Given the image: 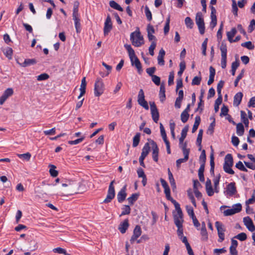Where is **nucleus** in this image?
I'll return each mask as SVG.
<instances>
[{"mask_svg":"<svg viewBox=\"0 0 255 255\" xmlns=\"http://www.w3.org/2000/svg\"><path fill=\"white\" fill-rule=\"evenodd\" d=\"M233 166L223 165L224 171L228 174H234L235 173L234 171L232 169V167Z\"/></svg>","mask_w":255,"mask_h":255,"instance_id":"obj_43","label":"nucleus"},{"mask_svg":"<svg viewBox=\"0 0 255 255\" xmlns=\"http://www.w3.org/2000/svg\"><path fill=\"white\" fill-rule=\"evenodd\" d=\"M255 28V20L252 19L248 27V31L249 32H252Z\"/></svg>","mask_w":255,"mask_h":255,"instance_id":"obj_63","label":"nucleus"},{"mask_svg":"<svg viewBox=\"0 0 255 255\" xmlns=\"http://www.w3.org/2000/svg\"><path fill=\"white\" fill-rule=\"evenodd\" d=\"M174 222L176 227L182 226L183 222V214H173Z\"/></svg>","mask_w":255,"mask_h":255,"instance_id":"obj_18","label":"nucleus"},{"mask_svg":"<svg viewBox=\"0 0 255 255\" xmlns=\"http://www.w3.org/2000/svg\"><path fill=\"white\" fill-rule=\"evenodd\" d=\"M124 46L128 51L132 66H134L137 69L138 73L140 74L142 72L141 64L139 59L135 55L134 50L130 45L126 44H125Z\"/></svg>","mask_w":255,"mask_h":255,"instance_id":"obj_2","label":"nucleus"},{"mask_svg":"<svg viewBox=\"0 0 255 255\" xmlns=\"http://www.w3.org/2000/svg\"><path fill=\"white\" fill-rule=\"evenodd\" d=\"M243 96L242 93L239 92L237 93L234 97V105L238 106L241 102Z\"/></svg>","mask_w":255,"mask_h":255,"instance_id":"obj_26","label":"nucleus"},{"mask_svg":"<svg viewBox=\"0 0 255 255\" xmlns=\"http://www.w3.org/2000/svg\"><path fill=\"white\" fill-rule=\"evenodd\" d=\"M233 158L231 154H227L225 157L224 165L233 166Z\"/></svg>","mask_w":255,"mask_h":255,"instance_id":"obj_28","label":"nucleus"},{"mask_svg":"<svg viewBox=\"0 0 255 255\" xmlns=\"http://www.w3.org/2000/svg\"><path fill=\"white\" fill-rule=\"evenodd\" d=\"M130 40L132 45L135 47H139L144 44L143 37L138 27L135 31L131 33Z\"/></svg>","mask_w":255,"mask_h":255,"instance_id":"obj_3","label":"nucleus"},{"mask_svg":"<svg viewBox=\"0 0 255 255\" xmlns=\"http://www.w3.org/2000/svg\"><path fill=\"white\" fill-rule=\"evenodd\" d=\"M138 104L144 108L145 110H147L149 109L148 105L147 102L145 100V99L139 101L137 102Z\"/></svg>","mask_w":255,"mask_h":255,"instance_id":"obj_58","label":"nucleus"},{"mask_svg":"<svg viewBox=\"0 0 255 255\" xmlns=\"http://www.w3.org/2000/svg\"><path fill=\"white\" fill-rule=\"evenodd\" d=\"M236 128H237V134L239 136H242L245 131V128L243 125L242 123H238L236 125Z\"/></svg>","mask_w":255,"mask_h":255,"instance_id":"obj_31","label":"nucleus"},{"mask_svg":"<svg viewBox=\"0 0 255 255\" xmlns=\"http://www.w3.org/2000/svg\"><path fill=\"white\" fill-rule=\"evenodd\" d=\"M49 75L46 73H43L37 77V80L38 81H43L47 80L49 78Z\"/></svg>","mask_w":255,"mask_h":255,"instance_id":"obj_55","label":"nucleus"},{"mask_svg":"<svg viewBox=\"0 0 255 255\" xmlns=\"http://www.w3.org/2000/svg\"><path fill=\"white\" fill-rule=\"evenodd\" d=\"M86 85V77H83L81 81V84L80 88V94L78 97V99L82 98V97L85 94Z\"/></svg>","mask_w":255,"mask_h":255,"instance_id":"obj_19","label":"nucleus"},{"mask_svg":"<svg viewBox=\"0 0 255 255\" xmlns=\"http://www.w3.org/2000/svg\"><path fill=\"white\" fill-rule=\"evenodd\" d=\"M242 205L241 204H237L233 206L232 209H227L224 211V214L226 216H231L236 213L240 212L242 210Z\"/></svg>","mask_w":255,"mask_h":255,"instance_id":"obj_10","label":"nucleus"},{"mask_svg":"<svg viewBox=\"0 0 255 255\" xmlns=\"http://www.w3.org/2000/svg\"><path fill=\"white\" fill-rule=\"evenodd\" d=\"M203 129H200L199 131L198 135L197 138V144L198 145V146H200L199 150H201V142H202V135H203Z\"/></svg>","mask_w":255,"mask_h":255,"instance_id":"obj_39","label":"nucleus"},{"mask_svg":"<svg viewBox=\"0 0 255 255\" xmlns=\"http://www.w3.org/2000/svg\"><path fill=\"white\" fill-rule=\"evenodd\" d=\"M151 114L153 121L157 123L159 117V112L156 108L155 104L153 102H150Z\"/></svg>","mask_w":255,"mask_h":255,"instance_id":"obj_9","label":"nucleus"},{"mask_svg":"<svg viewBox=\"0 0 255 255\" xmlns=\"http://www.w3.org/2000/svg\"><path fill=\"white\" fill-rule=\"evenodd\" d=\"M150 144L152 147V155L154 161L157 162L158 160V152L159 148L157 146L156 143L153 140L150 139Z\"/></svg>","mask_w":255,"mask_h":255,"instance_id":"obj_11","label":"nucleus"},{"mask_svg":"<svg viewBox=\"0 0 255 255\" xmlns=\"http://www.w3.org/2000/svg\"><path fill=\"white\" fill-rule=\"evenodd\" d=\"M240 63L239 61L236 60L235 62H233L232 64V69H231V72L232 75L234 76L235 75V72L236 69L238 68V67L239 66Z\"/></svg>","mask_w":255,"mask_h":255,"instance_id":"obj_42","label":"nucleus"},{"mask_svg":"<svg viewBox=\"0 0 255 255\" xmlns=\"http://www.w3.org/2000/svg\"><path fill=\"white\" fill-rule=\"evenodd\" d=\"M201 81V78L195 76L192 80V85H199L200 84Z\"/></svg>","mask_w":255,"mask_h":255,"instance_id":"obj_61","label":"nucleus"},{"mask_svg":"<svg viewBox=\"0 0 255 255\" xmlns=\"http://www.w3.org/2000/svg\"><path fill=\"white\" fill-rule=\"evenodd\" d=\"M220 49L221 52V67L224 69L226 67L227 63V48L226 44L224 42H222Z\"/></svg>","mask_w":255,"mask_h":255,"instance_id":"obj_7","label":"nucleus"},{"mask_svg":"<svg viewBox=\"0 0 255 255\" xmlns=\"http://www.w3.org/2000/svg\"><path fill=\"white\" fill-rule=\"evenodd\" d=\"M232 12L235 16L238 15V8L235 0H232Z\"/></svg>","mask_w":255,"mask_h":255,"instance_id":"obj_48","label":"nucleus"},{"mask_svg":"<svg viewBox=\"0 0 255 255\" xmlns=\"http://www.w3.org/2000/svg\"><path fill=\"white\" fill-rule=\"evenodd\" d=\"M209 71H210L209 79L207 82V84L208 85H210L214 82V77H215V69L212 66L210 67Z\"/></svg>","mask_w":255,"mask_h":255,"instance_id":"obj_25","label":"nucleus"},{"mask_svg":"<svg viewBox=\"0 0 255 255\" xmlns=\"http://www.w3.org/2000/svg\"><path fill=\"white\" fill-rule=\"evenodd\" d=\"M241 117L243 123L245 125L246 127H248L249 122L248 119L246 118V114L244 111H241Z\"/></svg>","mask_w":255,"mask_h":255,"instance_id":"obj_40","label":"nucleus"},{"mask_svg":"<svg viewBox=\"0 0 255 255\" xmlns=\"http://www.w3.org/2000/svg\"><path fill=\"white\" fill-rule=\"evenodd\" d=\"M235 166L236 168H237L238 169L241 171L245 172L248 171V169L244 166L242 162L241 161H239L238 163H237Z\"/></svg>","mask_w":255,"mask_h":255,"instance_id":"obj_49","label":"nucleus"},{"mask_svg":"<svg viewBox=\"0 0 255 255\" xmlns=\"http://www.w3.org/2000/svg\"><path fill=\"white\" fill-rule=\"evenodd\" d=\"M255 202V190L253 192L252 198H250L249 200L246 201V204L249 205L250 204L254 203Z\"/></svg>","mask_w":255,"mask_h":255,"instance_id":"obj_64","label":"nucleus"},{"mask_svg":"<svg viewBox=\"0 0 255 255\" xmlns=\"http://www.w3.org/2000/svg\"><path fill=\"white\" fill-rule=\"evenodd\" d=\"M156 46V41H153L151 42L150 46L149 47V53L150 55H154V50Z\"/></svg>","mask_w":255,"mask_h":255,"instance_id":"obj_46","label":"nucleus"},{"mask_svg":"<svg viewBox=\"0 0 255 255\" xmlns=\"http://www.w3.org/2000/svg\"><path fill=\"white\" fill-rule=\"evenodd\" d=\"M206 190L208 196H211L213 195L214 191L211 185V181L209 179H207L206 182Z\"/></svg>","mask_w":255,"mask_h":255,"instance_id":"obj_21","label":"nucleus"},{"mask_svg":"<svg viewBox=\"0 0 255 255\" xmlns=\"http://www.w3.org/2000/svg\"><path fill=\"white\" fill-rule=\"evenodd\" d=\"M150 148L149 143L148 142H146L142 149L140 156L145 158L149 152Z\"/></svg>","mask_w":255,"mask_h":255,"instance_id":"obj_27","label":"nucleus"},{"mask_svg":"<svg viewBox=\"0 0 255 255\" xmlns=\"http://www.w3.org/2000/svg\"><path fill=\"white\" fill-rule=\"evenodd\" d=\"M104 92V84L101 79H98L94 85V95L99 97Z\"/></svg>","mask_w":255,"mask_h":255,"instance_id":"obj_8","label":"nucleus"},{"mask_svg":"<svg viewBox=\"0 0 255 255\" xmlns=\"http://www.w3.org/2000/svg\"><path fill=\"white\" fill-rule=\"evenodd\" d=\"M189 115L188 113L182 112L181 114V120L183 123H185L188 120Z\"/></svg>","mask_w":255,"mask_h":255,"instance_id":"obj_50","label":"nucleus"},{"mask_svg":"<svg viewBox=\"0 0 255 255\" xmlns=\"http://www.w3.org/2000/svg\"><path fill=\"white\" fill-rule=\"evenodd\" d=\"M112 29V23L111 18L109 15L107 17L106 21L104 23V35H107L110 32Z\"/></svg>","mask_w":255,"mask_h":255,"instance_id":"obj_12","label":"nucleus"},{"mask_svg":"<svg viewBox=\"0 0 255 255\" xmlns=\"http://www.w3.org/2000/svg\"><path fill=\"white\" fill-rule=\"evenodd\" d=\"M237 192L236 183L235 182H231L227 186L226 194L227 195L229 196H233L237 193Z\"/></svg>","mask_w":255,"mask_h":255,"instance_id":"obj_15","label":"nucleus"},{"mask_svg":"<svg viewBox=\"0 0 255 255\" xmlns=\"http://www.w3.org/2000/svg\"><path fill=\"white\" fill-rule=\"evenodd\" d=\"M122 210V212L120 215V217L125 215H128L130 213V208L129 205H124Z\"/></svg>","mask_w":255,"mask_h":255,"instance_id":"obj_41","label":"nucleus"},{"mask_svg":"<svg viewBox=\"0 0 255 255\" xmlns=\"http://www.w3.org/2000/svg\"><path fill=\"white\" fill-rule=\"evenodd\" d=\"M57 190L61 195H69L81 192L80 183L77 181L66 180L57 187Z\"/></svg>","mask_w":255,"mask_h":255,"instance_id":"obj_1","label":"nucleus"},{"mask_svg":"<svg viewBox=\"0 0 255 255\" xmlns=\"http://www.w3.org/2000/svg\"><path fill=\"white\" fill-rule=\"evenodd\" d=\"M200 161L201 162V163H205L206 160V153H205V150H203L202 151V152L201 153V155L199 157Z\"/></svg>","mask_w":255,"mask_h":255,"instance_id":"obj_59","label":"nucleus"},{"mask_svg":"<svg viewBox=\"0 0 255 255\" xmlns=\"http://www.w3.org/2000/svg\"><path fill=\"white\" fill-rule=\"evenodd\" d=\"M50 168L49 169V173L51 176L53 177H55L58 175V171L55 170L56 166L54 165L50 164L49 165Z\"/></svg>","mask_w":255,"mask_h":255,"instance_id":"obj_38","label":"nucleus"},{"mask_svg":"<svg viewBox=\"0 0 255 255\" xmlns=\"http://www.w3.org/2000/svg\"><path fill=\"white\" fill-rule=\"evenodd\" d=\"M165 88L164 85L161 84L160 87L159 98L161 102H163L165 99Z\"/></svg>","mask_w":255,"mask_h":255,"instance_id":"obj_32","label":"nucleus"},{"mask_svg":"<svg viewBox=\"0 0 255 255\" xmlns=\"http://www.w3.org/2000/svg\"><path fill=\"white\" fill-rule=\"evenodd\" d=\"M139 196V194L134 193L132 194L131 196L128 198V201L130 205L133 204V203L137 200Z\"/></svg>","mask_w":255,"mask_h":255,"instance_id":"obj_33","label":"nucleus"},{"mask_svg":"<svg viewBox=\"0 0 255 255\" xmlns=\"http://www.w3.org/2000/svg\"><path fill=\"white\" fill-rule=\"evenodd\" d=\"M201 235L202 237V239L204 241H207L208 239V233L206 229H201Z\"/></svg>","mask_w":255,"mask_h":255,"instance_id":"obj_60","label":"nucleus"},{"mask_svg":"<svg viewBox=\"0 0 255 255\" xmlns=\"http://www.w3.org/2000/svg\"><path fill=\"white\" fill-rule=\"evenodd\" d=\"M214 254L216 255H220L221 254H223L226 252V250L225 248L222 249H215L214 250Z\"/></svg>","mask_w":255,"mask_h":255,"instance_id":"obj_62","label":"nucleus"},{"mask_svg":"<svg viewBox=\"0 0 255 255\" xmlns=\"http://www.w3.org/2000/svg\"><path fill=\"white\" fill-rule=\"evenodd\" d=\"M73 19L74 21L75 26L76 29V32L77 33H79L81 31V24L80 22V19L79 18V15H72Z\"/></svg>","mask_w":255,"mask_h":255,"instance_id":"obj_23","label":"nucleus"},{"mask_svg":"<svg viewBox=\"0 0 255 255\" xmlns=\"http://www.w3.org/2000/svg\"><path fill=\"white\" fill-rule=\"evenodd\" d=\"M114 183L115 180H113L109 185L107 197L104 200V202L105 203L111 202L115 196V190L114 186Z\"/></svg>","mask_w":255,"mask_h":255,"instance_id":"obj_5","label":"nucleus"},{"mask_svg":"<svg viewBox=\"0 0 255 255\" xmlns=\"http://www.w3.org/2000/svg\"><path fill=\"white\" fill-rule=\"evenodd\" d=\"M160 130L161 135L163 139H166L167 138L166 133L165 130L164 129V127L161 123L160 124Z\"/></svg>","mask_w":255,"mask_h":255,"instance_id":"obj_56","label":"nucleus"},{"mask_svg":"<svg viewBox=\"0 0 255 255\" xmlns=\"http://www.w3.org/2000/svg\"><path fill=\"white\" fill-rule=\"evenodd\" d=\"M201 121L200 117L196 116L195 119V122L192 128V132L193 133L196 131Z\"/></svg>","mask_w":255,"mask_h":255,"instance_id":"obj_37","label":"nucleus"},{"mask_svg":"<svg viewBox=\"0 0 255 255\" xmlns=\"http://www.w3.org/2000/svg\"><path fill=\"white\" fill-rule=\"evenodd\" d=\"M110 6L116 10H118L120 11H123V8L115 1L111 0L109 2Z\"/></svg>","mask_w":255,"mask_h":255,"instance_id":"obj_34","label":"nucleus"},{"mask_svg":"<svg viewBox=\"0 0 255 255\" xmlns=\"http://www.w3.org/2000/svg\"><path fill=\"white\" fill-rule=\"evenodd\" d=\"M37 63L36 60L35 59H26L24 62L22 63L18 64L22 67H25L30 65H32Z\"/></svg>","mask_w":255,"mask_h":255,"instance_id":"obj_24","label":"nucleus"},{"mask_svg":"<svg viewBox=\"0 0 255 255\" xmlns=\"http://www.w3.org/2000/svg\"><path fill=\"white\" fill-rule=\"evenodd\" d=\"M141 230L140 226L137 225L134 228L133 235L130 239L131 244H133L134 241L141 235Z\"/></svg>","mask_w":255,"mask_h":255,"instance_id":"obj_16","label":"nucleus"},{"mask_svg":"<svg viewBox=\"0 0 255 255\" xmlns=\"http://www.w3.org/2000/svg\"><path fill=\"white\" fill-rule=\"evenodd\" d=\"M244 74V70H242L241 73L237 77L235 82L234 85L235 87H237L238 85L239 81L242 78Z\"/></svg>","mask_w":255,"mask_h":255,"instance_id":"obj_57","label":"nucleus"},{"mask_svg":"<svg viewBox=\"0 0 255 255\" xmlns=\"http://www.w3.org/2000/svg\"><path fill=\"white\" fill-rule=\"evenodd\" d=\"M127 185H125L117 194V199L119 203L123 202L126 198L127 197Z\"/></svg>","mask_w":255,"mask_h":255,"instance_id":"obj_17","label":"nucleus"},{"mask_svg":"<svg viewBox=\"0 0 255 255\" xmlns=\"http://www.w3.org/2000/svg\"><path fill=\"white\" fill-rule=\"evenodd\" d=\"M128 220L127 219L119 225L118 229L120 230L121 233L124 234L126 233V231L128 228Z\"/></svg>","mask_w":255,"mask_h":255,"instance_id":"obj_20","label":"nucleus"},{"mask_svg":"<svg viewBox=\"0 0 255 255\" xmlns=\"http://www.w3.org/2000/svg\"><path fill=\"white\" fill-rule=\"evenodd\" d=\"M243 222L247 228L251 232L255 231V226L253 224V221L249 217H246L243 218Z\"/></svg>","mask_w":255,"mask_h":255,"instance_id":"obj_14","label":"nucleus"},{"mask_svg":"<svg viewBox=\"0 0 255 255\" xmlns=\"http://www.w3.org/2000/svg\"><path fill=\"white\" fill-rule=\"evenodd\" d=\"M165 54L164 50L162 48L159 50L157 57L158 64L163 66L164 65V56Z\"/></svg>","mask_w":255,"mask_h":255,"instance_id":"obj_22","label":"nucleus"},{"mask_svg":"<svg viewBox=\"0 0 255 255\" xmlns=\"http://www.w3.org/2000/svg\"><path fill=\"white\" fill-rule=\"evenodd\" d=\"M235 238L239 240L240 241H244L247 239V236L246 233H241L235 236Z\"/></svg>","mask_w":255,"mask_h":255,"instance_id":"obj_53","label":"nucleus"},{"mask_svg":"<svg viewBox=\"0 0 255 255\" xmlns=\"http://www.w3.org/2000/svg\"><path fill=\"white\" fill-rule=\"evenodd\" d=\"M215 126V119L213 118V122L211 123L207 130V133L212 134L214 132V129Z\"/></svg>","mask_w":255,"mask_h":255,"instance_id":"obj_44","label":"nucleus"},{"mask_svg":"<svg viewBox=\"0 0 255 255\" xmlns=\"http://www.w3.org/2000/svg\"><path fill=\"white\" fill-rule=\"evenodd\" d=\"M17 156L20 158H23L27 161H28L31 157V154L29 152L23 154H17Z\"/></svg>","mask_w":255,"mask_h":255,"instance_id":"obj_52","label":"nucleus"},{"mask_svg":"<svg viewBox=\"0 0 255 255\" xmlns=\"http://www.w3.org/2000/svg\"><path fill=\"white\" fill-rule=\"evenodd\" d=\"M241 46L247 48L249 50H252L254 48L255 46L250 41H247L241 44Z\"/></svg>","mask_w":255,"mask_h":255,"instance_id":"obj_45","label":"nucleus"},{"mask_svg":"<svg viewBox=\"0 0 255 255\" xmlns=\"http://www.w3.org/2000/svg\"><path fill=\"white\" fill-rule=\"evenodd\" d=\"M188 131V127L187 126H185L182 130L181 136L179 138V144H181L183 142L184 139L185 138L187 133Z\"/></svg>","mask_w":255,"mask_h":255,"instance_id":"obj_30","label":"nucleus"},{"mask_svg":"<svg viewBox=\"0 0 255 255\" xmlns=\"http://www.w3.org/2000/svg\"><path fill=\"white\" fill-rule=\"evenodd\" d=\"M215 226L217 228L218 235L219 237L218 242L221 243L225 239L224 233L226 231L225 228L223 224L219 221H217L215 222Z\"/></svg>","mask_w":255,"mask_h":255,"instance_id":"obj_6","label":"nucleus"},{"mask_svg":"<svg viewBox=\"0 0 255 255\" xmlns=\"http://www.w3.org/2000/svg\"><path fill=\"white\" fill-rule=\"evenodd\" d=\"M145 13L147 20L150 21L152 19V14L149 8L147 6L145 7Z\"/></svg>","mask_w":255,"mask_h":255,"instance_id":"obj_54","label":"nucleus"},{"mask_svg":"<svg viewBox=\"0 0 255 255\" xmlns=\"http://www.w3.org/2000/svg\"><path fill=\"white\" fill-rule=\"evenodd\" d=\"M13 93V91L12 88H7L5 90L0 98V105H3L7 99L12 95Z\"/></svg>","mask_w":255,"mask_h":255,"instance_id":"obj_13","label":"nucleus"},{"mask_svg":"<svg viewBox=\"0 0 255 255\" xmlns=\"http://www.w3.org/2000/svg\"><path fill=\"white\" fill-rule=\"evenodd\" d=\"M140 133L139 132L136 133L135 135L134 136L133 138V143L132 146L134 147H136L139 142L140 141Z\"/></svg>","mask_w":255,"mask_h":255,"instance_id":"obj_36","label":"nucleus"},{"mask_svg":"<svg viewBox=\"0 0 255 255\" xmlns=\"http://www.w3.org/2000/svg\"><path fill=\"white\" fill-rule=\"evenodd\" d=\"M168 177H169V182H170L171 187L173 188H176L175 182L174 179L173 175H172L171 172L170 171V170L169 168L168 169Z\"/></svg>","mask_w":255,"mask_h":255,"instance_id":"obj_35","label":"nucleus"},{"mask_svg":"<svg viewBox=\"0 0 255 255\" xmlns=\"http://www.w3.org/2000/svg\"><path fill=\"white\" fill-rule=\"evenodd\" d=\"M237 29L234 27L232 28L230 31H228L227 32V38L230 43H232L233 37L237 33Z\"/></svg>","mask_w":255,"mask_h":255,"instance_id":"obj_29","label":"nucleus"},{"mask_svg":"<svg viewBox=\"0 0 255 255\" xmlns=\"http://www.w3.org/2000/svg\"><path fill=\"white\" fill-rule=\"evenodd\" d=\"M195 21L200 34H203L205 33V23L202 14L201 12H198L196 13Z\"/></svg>","mask_w":255,"mask_h":255,"instance_id":"obj_4","label":"nucleus"},{"mask_svg":"<svg viewBox=\"0 0 255 255\" xmlns=\"http://www.w3.org/2000/svg\"><path fill=\"white\" fill-rule=\"evenodd\" d=\"M185 23L187 27L189 28H192L193 27L194 23L190 17H186L185 19Z\"/></svg>","mask_w":255,"mask_h":255,"instance_id":"obj_47","label":"nucleus"},{"mask_svg":"<svg viewBox=\"0 0 255 255\" xmlns=\"http://www.w3.org/2000/svg\"><path fill=\"white\" fill-rule=\"evenodd\" d=\"M4 54L8 58L10 59L12 54V49L10 47H7L3 50Z\"/></svg>","mask_w":255,"mask_h":255,"instance_id":"obj_51","label":"nucleus"}]
</instances>
